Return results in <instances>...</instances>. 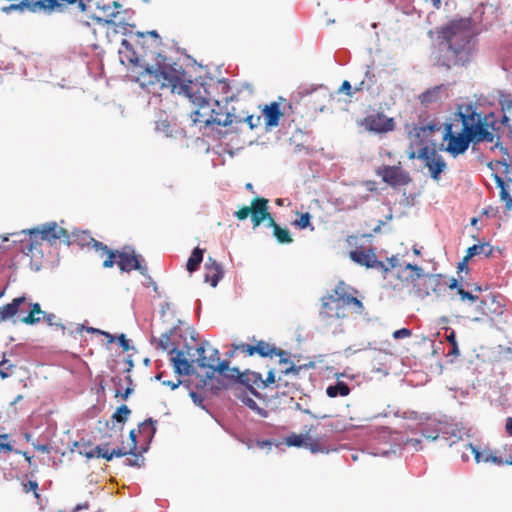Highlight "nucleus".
<instances>
[{
    "label": "nucleus",
    "mask_w": 512,
    "mask_h": 512,
    "mask_svg": "<svg viewBox=\"0 0 512 512\" xmlns=\"http://www.w3.org/2000/svg\"><path fill=\"white\" fill-rule=\"evenodd\" d=\"M349 392V386L342 381L337 382L335 385L328 386L326 389L327 395L331 398L337 397L339 395L347 396Z\"/></svg>",
    "instance_id": "nucleus-34"
},
{
    "label": "nucleus",
    "mask_w": 512,
    "mask_h": 512,
    "mask_svg": "<svg viewBox=\"0 0 512 512\" xmlns=\"http://www.w3.org/2000/svg\"><path fill=\"white\" fill-rule=\"evenodd\" d=\"M496 180H497L498 186L501 188V190H500V198H501L502 201L505 202L506 209L510 210L512 208V197L510 196L508 191L505 189L504 181L500 177H497Z\"/></svg>",
    "instance_id": "nucleus-39"
},
{
    "label": "nucleus",
    "mask_w": 512,
    "mask_h": 512,
    "mask_svg": "<svg viewBox=\"0 0 512 512\" xmlns=\"http://www.w3.org/2000/svg\"><path fill=\"white\" fill-rule=\"evenodd\" d=\"M268 203L266 198L255 197L250 206H243L235 212V216L238 220H245L251 215L253 226L258 227L268 216Z\"/></svg>",
    "instance_id": "nucleus-12"
},
{
    "label": "nucleus",
    "mask_w": 512,
    "mask_h": 512,
    "mask_svg": "<svg viewBox=\"0 0 512 512\" xmlns=\"http://www.w3.org/2000/svg\"><path fill=\"white\" fill-rule=\"evenodd\" d=\"M339 93H345L348 96H352V86L349 81H343L342 85L338 89Z\"/></svg>",
    "instance_id": "nucleus-55"
},
{
    "label": "nucleus",
    "mask_w": 512,
    "mask_h": 512,
    "mask_svg": "<svg viewBox=\"0 0 512 512\" xmlns=\"http://www.w3.org/2000/svg\"><path fill=\"white\" fill-rule=\"evenodd\" d=\"M233 372L237 373L238 377L240 378V381L231 387L233 395L246 406H248L251 410L255 411L259 416L267 417V410L259 407L255 400L252 398V395L258 397L259 393H257L252 386L245 385L244 380L242 379L243 375L240 374L237 368H234Z\"/></svg>",
    "instance_id": "nucleus-11"
},
{
    "label": "nucleus",
    "mask_w": 512,
    "mask_h": 512,
    "mask_svg": "<svg viewBox=\"0 0 512 512\" xmlns=\"http://www.w3.org/2000/svg\"><path fill=\"white\" fill-rule=\"evenodd\" d=\"M20 12H24L26 10L31 12H36L38 9L46 8L44 1H31V0H21L19 3Z\"/></svg>",
    "instance_id": "nucleus-36"
},
{
    "label": "nucleus",
    "mask_w": 512,
    "mask_h": 512,
    "mask_svg": "<svg viewBox=\"0 0 512 512\" xmlns=\"http://www.w3.org/2000/svg\"><path fill=\"white\" fill-rule=\"evenodd\" d=\"M233 115L230 113H223L221 111H216L213 108V116L211 119V125H221V126H229L233 123Z\"/></svg>",
    "instance_id": "nucleus-35"
},
{
    "label": "nucleus",
    "mask_w": 512,
    "mask_h": 512,
    "mask_svg": "<svg viewBox=\"0 0 512 512\" xmlns=\"http://www.w3.org/2000/svg\"><path fill=\"white\" fill-rule=\"evenodd\" d=\"M442 140L440 150L447 152L454 158L464 154L469 148V139H466L463 130L458 133L453 130H445Z\"/></svg>",
    "instance_id": "nucleus-13"
},
{
    "label": "nucleus",
    "mask_w": 512,
    "mask_h": 512,
    "mask_svg": "<svg viewBox=\"0 0 512 512\" xmlns=\"http://www.w3.org/2000/svg\"><path fill=\"white\" fill-rule=\"evenodd\" d=\"M409 131V138H415V142L410 144V150L408 151V158L419 159L424 163V167L428 169V173L433 180L438 181L440 179L441 173L446 169L447 164L443 157L437 152L434 145H429L420 139V132H425L426 130H414Z\"/></svg>",
    "instance_id": "nucleus-6"
},
{
    "label": "nucleus",
    "mask_w": 512,
    "mask_h": 512,
    "mask_svg": "<svg viewBox=\"0 0 512 512\" xmlns=\"http://www.w3.org/2000/svg\"><path fill=\"white\" fill-rule=\"evenodd\" d=\"M156 421L152 418L146 419L138 426V434L145 442H150L156 433Z\"/></svg>",
    "instance_id": "nucleus-29"
},
{
    "label": "nucleus",
    "mask_w": 512,
    "mask_h": 512,
    "mask_svg": "<svg viewBox=\"0 0 512 512\" xmlns=\"http://www.w3.org/2000/svg\"><path fill=\"white\" fill-rule=\"evenodd\" d=\"M273 235L280 244H289L293 242L291 234L287 228L276 226L273 230Z\"/></svg>",
    "instance_id": "nucleus-37"
},
{
    "label": "nucleus",
    "mask_w": 512,
    "mask_h": 512,
    "mask_svg": "<svg viewBox=\"0 0 512 512\" xmlns=\"http://www.w3.org/2000/svg\"><path fill=\"white\" fill-rule=\"evenodd\" d=\"M286 113L280 108V103L277 101L264 105L262 108V117L266 128L276 127L279 124L280 118Z\"/></svg>",
    "instance_id": "nucleus-23"
},
{
    "label": "nucleus",
    "mask_w": 512,
    "mask_h": 512,
    "mask_svg": "<svg viewBox=\"0 0 512 512\" xmlns=\"http://www.w3.org/2000/svg\"><path fill=\"white\" fill-rule=\"evenodd\" d=\"M235 349H238V351L243 353L245 356H253V344H235Z\"/></svg>",
    "instance_id": "nucleus-47"
},
{
    "label": "nucleus",
    "mask_w": 512,
    "mask_h": 512,
    "mask_svg": "<svg viewBox=\"0 0 512 512\" xmlns=\"http://www.w3.org/2000/svg\"><path fill=\"white\" fill-rule=\"evenodd\" d=\"M505 430L509 436H512V417L506 419Z\"/></svg>",
    "instance_id": "nucleus-63"
},
{
    "label": "nucleus",
    "mask_w": 512,
    "mask_h": 512,
    "mask_svg": "<svg viewBox=\"0 0 512 512\" xmlns=\"http://www.w3.org/2000/svg\"><path fill=\"white\" fill-rule=\"evenodd\" d=\"M447 341L452 346V349L449 351V355L458 356L459 349L456 341V333L454 330H451L450 333L446 336Z\"/></svg>",
    "instance_id": "nucleus-43"
},
{
    "label": "nucleus",
    "mask_w": 512,
    "mask_h": 512,
    "mask_svg": "<svg viewBox=\"0 0 512 512\" xmlns=\"http://www.w3.org/2000/svg\"><path fill=\"white\" fill-rule=\"evenodd\" d=\"M365 128H394V118L386 116L382 111L371 110L365 117Z\"/></svg>",
    "instance_id": "nucleus-22"
},
{
    "label": "nucleus",
    "mask_w": 512,
    "mask_h": 512,
    "mask_svg": "<svg viewBox=\"0 0 512 512\" xmlns=\"http://www.w3.org/2000/svg\"><path fill=\"white\" fill-rule=\"evenodd\" d=\"M272 445V442L269 441V440H262V441H257V446L261 449H264V448H270Z\"/></svg>",
    "instance_id": "nucleus-64"
},
{
    "label": "nucleus",
    "mask_w": 512,
    "mask_h": 512,
    "mask_svg": "<svg viewBox=\"0 0 512 512\" xmlns=\"http://www.w3.org/2000/svg\"><path fill=\"white\" fill-rule=\"evenodd\" d=\"M104 255H107L103 262L104 268H112L114 264L117 263L122 272L137 270L142 275L147 273V267L142 265L139 257L135 254L134 249L130 247H125L121 251H113L108 248V251L105 252Z\"/></svg>",
    "instance_id": "nucleus-8"
},
{
    "label": "nucleus",
    "mask_w": 512,
    "mask_h": 512,
    "mask_svg": "<svg viewBox=\"0 0 512 512\" xmlns=\"http://www.w3.org/2000/svg\"><path fill=\"white\" fill-rule=\"evenodd\" d=\"M198 358L197 363L201 368H210L223 374L229 368L227 360L220 361L219 352L217 349L211 347L208 342L202 343L197 348Z\"/></svg>",
    "instance_id": "nucleus-10"
},
{
    "label": "nucleus",
    "mask_w": 512,
    "mask_h": 512,
    "mask_svg": "<svg viewBox=\"0 0 512 512\" xmlns=\"http://www.w3.org/2000/svg\"><path fill=\"white\" fill-rule=\"evenodd\" d=\"M483 214L488 217H495L498 214V209L490 206L487 209H484Z\"/></svg>",
    "instance_id": "nucleus-62"
},
{
    "label": "nucleus",
    "mask_w": 512,
    "mask_h": 512,
    "mask_svg": "<svg viewBox=\"0 0 512 512\" xmlns=\"http://www.w3.org/2000/svg\"><path fill=\"white\" fill-rule=\"evenodd\" d=\"M466 139H469V145H476L481 141L480 133L464 132Z\"/></svg>",
    "instance_id": "nucleus-52"
},
{
    "label": "nucleus",
    "mask_w": 512,
    "mask_h": 512,
    "mask_svg": "<svg viewBox=\"0 0 512 512\" xmlns=\"http://www.w3.org/2000/svg\"><path fill=\"white\" fill-rule=\"evenodd\" d=\"M166 56L158 53L154 64L146 65L145 70L139 73L137 81L141 85H154L160 83L161 87H169L172 92L180 90V85L190 84L183 79L184 70L177 63H167Z\"/></svg>",
    "instance_id": "nucleus-4"
},
{
    "label": "nucleus",
    "mask_w": 512,
    "mask_h": 512,
    "mask_svg": "<svg viewBox=\"0 0 512 512\" xmlns=\"http://www.w3.org/2000/svg\"><path fill=\"white\" fill-rule=\"evenodd\" d=\"M358 291L340 281L331 294L321 298L318 313L320 327L333 335L344 332L343 320L364 313L365 307L356 297Z\"/></svg>",
    "instance_id": "nucleus-2"
},
{
    "label": "nucleus",
    "mask_w": 512,
    "mask_h": 512,
    "mask_svg": "<svg viewBox=\"0 0 512 512\" xmlns=\"http://www.w3.org/2000/svg\"><path fill=\"white\" fill-rule=\"evenodd\" d=\"M365 78L370 82L366 88H369L370 85L374 84L375 83V75L373 73V71L370 69V68H367L366 72H365Z\"/></svg>",
    "instance_id": "nucleus-59"
},
{
    "label": "nucleus",
    "mask_w": 512,
    "mask_h": 512,
    "mask_svg": "<svg viewBox=\"0 0 512 512\" xmlns=\"http://www.w3.org/2000/svg\"><path fill=\"white\" fill-rule=\"evenodd\" d=\"M0 11L5 14H10L12 12L18 11L20 12V8L18 3L17 4H10L8 6H3L0 8Z\"/></svg>",
    "instance_id": "nucleus-58"
},
{
    "label": "nucleus",
    "mask_w": 512,
    "mask_h": 512,
    "mask_svg": "<svg viewBox=\"0 0 512 512\" xmlns=\"http://www.w3.org/2000/svg\"><path fill=\"white\" fill-rule=\"evenodd\" d=\"M405 270L410 272L406 280H409L414 287H417L415 291L417 296L422 298L429 295L430 290H436V286L439 282L437 275L426 274L421 267L413 264H407Z\"/></svg>",
    "instance_id": "nucleus-9"
},
{
    "label": "nucleus",
    "mask_w": 512,
    "mask_h": 512,
    "mask_svg": "<svg viewBox=\"0 0 512 512\" xmlns=\"http://www.w3.org/2000/svg\"><path fill=\"white\" fill-rule=\"evenodd\" d=\"M91 18L99 24L109 25V24L114 23L112 19H104L102 17L95 16V15H92Z\"/></svg>",
    "instance_id": "nucleus-61"
},
{
    "label": "nucleus",
    "mask_w": 512,
    "mask_h": 512,
    "mask_svg": "<svg viewBox=\"0 0 512 512\" xmlns=\"http://www.w3.org/2000/svg\"><path fill=\"white\" fill-rule=\"evenodd\" d=\"M24 313L28 312L26 316L20 318V320L28 325H33L39 323L44 311L41 310V307L38 303H30L27 301V304H24Z\"/></svg>",
    "instance_id": "nucleus-27"
},
{
    "label": "nucleus",
    "mask_w": 512,
    "mask_h": 512,
    "mask_svg": "<svg viewBox=\"0 0 512 512\" xmlns=\"http://www.w3.org/2000/svg\"><path fill=\"white\" fill-rule=\"evenodd\" d=\"M493 248L488 244H479L473 245L467 249V253L465 255V260H469L476 255L483 254L486 257L492 255Z\"/></svg>",
    "instance_id": "nucleus-32"
},
{
    "label": "nucleus",
    "mask_w": 512,
    "mask_h": 512,
    "mask_svg": "<svg viewBox=\"0 0 512 512\" xmlns=\"http://www.w3.org/2000/svg\"><path fill=\"white\" fill-rule=\"evenodd\" d=\"M117 339L123 351L127 352L130 350L129 340L126 338L124 334H121Z\"/></svg>",
    "instance_id": "nucleus-56"
},
{
    "label": "nucleus",
    "mask_w": 512,
    "mask_h": 512,
    "mask_svg": "<svg viewBox=\"0 0 512 512\" xmlns=\"http://www.w3.org/2000/svg\"><path fill=\"white\" fill-rule=\"evenodd\" d=\"M499 103L500 111L486 114L478 112L473 103L458 104L451 120L461 122L462 128H497L499 121L505 128H512V95L501 93Z\"/></svg>",
    "instance_id": "nucleus-3"
},
{
    "label": "nucleus",
    "mask_w": 512,
    "mask_h": 512,
    "mask_svg": "<svg viewBox=\"0 0 512 512\" xmlns=\"http://www.w3.org/2000/svg\"><path fill=\"white\" fill-rule=\"evenodd\" d=\"M475 36L469 18L453 20L442 27L431 52L434 65L450 69L467 64L474 52Z\"/></svg>",
    "instance_id": "nucleus-1"
},
{
    "label": "nucleus",
    "mask_w": 512,
    "mask_h": 512,
    "mask_svg": "<svg viewBox=\"0 0 512 512\" xmlns=\"http://www.w3.org/2000/svg\"><path fill=\"white\" fill-rule=\"evenodd\" d=\"M463 306L462 317L472 322H484L493 320L495 317L501 316L505 311L504 298L501 295L489 294L477 302L473 301L471 306L461 304Z\"/></svg>",
    "instance_id": "nucleus-7"
},
{
    "label": "nucleus",
    "mask_w": 512,
    "mask_h": 512,
    "mask_svg": "<svg viewBox=\"0 0 512 512\" xmlns=\"http://www.w3.org/2000/svg\"><path fill=\"white\" fill-rule=\"evenodd\" d=\"M447 286L452 289L456 290L457 295L459 296V301L461 304H467L471 306L473 304V301L477 302V298H479L478 293L482 291V287L478 284H469L467 283V290L464 288L462 284L458 283V280L455 278H452L450 280V283L447 284Z\"/></svg>",
    "instance_id": "nucleus-19"
},
{
    "label": "nucleus",
    "mask_w": 512,
    "mask_h": 512,
    "mask_svg": "<svg viewBox=\"0 0 512 512\" xmlns=\"http://www.w3.org/2000/svg\"><path fill=\"white\" fill-rule=\"evenodd\" d=\"M128 452L125 447L113 449L111 452L107 449L103 454H99V458H103L107 461H111L114 457H122L127 455Z\"/></svg>",
    "instance_id": "nucleus-41"
},
{
    "label": "nucleus",
    "mask_w": 512,
    "mask_h": 512,
    "mask_svg": "<svg viewBox=\"0 0 512 512\" xmlns=\"http://www.w3.org/2000/svg\"><path fill=\"white\" fill-rule=\"evenodd\" d=\"M76 244L81 248H93L96 252H101V256L108 251V247L102 242L94 239L87 231H75L70 234V245Z\"/></svg>",
    "instance_id": "nucleus-20"
},
{
    "label": "nucleus",
    "mask_w": 512,
    "mask_h": 512,
    "mask_svg": "<svg viewBox=\"0 0 512 512\" xmlns=\"http://www.w3.org/2000/svg\"><path fill=\"white\" fill-rule=\"evenodd\" d=\"M131 410L126 405H121L117 408L115 413L112 415V419L119 423L124 424L130 415Z\"/></svg>",
    "instance_id": "nucleus-40"
},
{
    "label": "nucleus",
    "mask_w": 512,
    "mask_h": 512,
    "mask_svg": "<svg viewBox=\"0 0 512 512\" xmlns=\"http://www.w3.org/2000/svg\"><path fill=\"white\" fill-rule=\"evenodd\" d=\"M463 132L480 133L482 142H492L494 139V135L490 130H463Z\"/></svg>",
    "instance_id": "nucleus-45"
},
{
    "label": "nucleus",
    "mask_w": 512,
    "mask_h": 512,
    "mask_svg": "<svg viewBox=\"0 0 512 512\" xmlns=\"http://www.w3.org/2000/svg\"><path fill=\"white\" fill-rule=\"evenodd\" d=\"M350 258L359 265L366 266L367 268H377L384 271L389 270V268L386 267L383 262L377 260V257L372 249L359 247L350 252Z\"/></svg>",
    "instance_id": "nucleus-18"
},
{
    "label": "nucleus",
    "mask_w": 512,
    "mask_h": 512,
    "mask_svg": "<svg viewBox=\"0 0 512 512\" xmlns=\"http://www.w3.org/2000/svg\"><path fill=\"white\" fill-rule=\"evenodd\" d=\"M120 55V61L122 64H125L126 62L129 64H133L135 66H139L140 68H143V71L145 70V66L148 65L147 63H141L139 57L137 56L136 52L131 49L129 51L123 52L122 50H119Z\"/></svg>",
    "instance_id": "nucleus-33"
},
{
    "label": "nucleus",
    "mask_w": 512,
    "mask_h": 512,
    "mask_svg": "<svg viewBox=\"0 0 512 512\" xmlns=\"http://www.w3.org/2000/svg\"><path fill=\"white\" fill-rule=\"evenodd\" d=\"M288 356H289V354H288L287 351H286V355L285 356H278L280 358L279 359V364L283 365V368L280 370V372L283 373L284 375L298 376L300 371L303 369V366H296V365H294L289 360Z\"/></svg>",
    "instance_id": "nucleus-30"
},
{
    "label": "nucleus",
    "mask_w": 512,
    "mask_h": 512,
    "mask_svg": "<svg viewBox=\"0 0 512 512\" xmlns=\"http://www.w3.org/2000/svg\"><path fill=\"white\" fill-rule=\"evenodd\" d=\"M187 348V351L179 350L176 347L171 348L169 351L170 354V361L172 362L173 368L175 370V373L182 376V375H190L193 370L192 363L193 360H189L187 358V355H190V348L188 346H185Z\"/></svg>",
    "instance_id": "nucleus-16"
},
{
    "label": "nucleus",
    "mask_w": 512,
    "mask_h": 512,
    "mask_svg": "<svg viewBox=\"0 0 512 512\" xmlns=\"http://www.w3.org/2000/svg\"><path fill=\"white\" fill-rule=\"evenodd\" d=\"M24 238L20 240V249L25 255L34 256L35 252H40V247L44 241L43 234L39 227L22 231Z\"/></svg>",
    "instance_id": "nucleus-15"
},
{
    "label": "nucleus",
    "mask_w": 512,
    "mask_h": 512,
    "mask_svg": "<svg viewBox=\"0 0 512 512\" xmlns=\"http://www.w3.org/2000/svg\"><path fill=\"white\" fill-rule=\"evenodd\" d=\"M203 253H204V250L200 249L199 247H196L192 251L190 257L188 258L187 264H186V268L190 273L198 270L201 262L203 261Z\"/></svg>",
    "instance_id": "nucleus-31"
},
{
    "label": "nucleus",
    "mask_w": 512,
    "mask_h": 512,
    "mask_svg": "<svg viewBox=\"0 0 512 512\" xmlns=\"http://www.w3.org/2000/svg\"><path fill=\"white\" fill-rule=\"evenodd\" d=\"M378 175L391 186L406 185L411 181L409 173L400 166H384L378 170Z\"/></svg>",
    "instance_id": "nucleus-17"
},
{
    "label": "nucleus",
    "mask_w": 512,
    "mask_h": 512,
    "mask_svg": "<svg viewBox=\"0 0 512 512\" xmlns=\"http://www.w3.org/2000/svg\"><path fill=\"white\" fill-rule=\"evenodd\" d=\"M159 347H161L163 350L170 351V338L168 335L164 334L162 335L160 341H159Z\"/></svg>",
    "instance_id": "nucleus-57"
},
{
    "label": "nucleus",
    "mask_w": 512,
    "mask_h": 512,
    "mask_svg": "<svg viewBox=\"0 0 512 512\" xmlns=\"http://www.w3.org/2000/svg\"><path fill=\"white\" fill-rule=\"evenodd\" d=\"M106 450H107L106 446H97V447H95L93 452L89 453L87 456L88 457L96 456L99 458V454H103V452H105Z\"/></svg>",
    "instance_id": "nucleus-60"
},
{
    "label": "nucleus",
    "mask_w": 512,
    "mask_h": 512,
    "mask_svg": "<svg viewBox=\"0 0 512 512\" xmlns=\"http://www.w3.org/2000/svg\"><path fill=\"white\" fill-rule=\"evenodd\" d=\"M258 354L261 357L285 356L286 351L269 344L266 341L258 340L253 344V355Z\"/></svg>",
    "instance_id": "nucleus-26"
},
{
    "label": "nucleus",
    "mask_w": 512,
    "mask_h": 512,
    "mask_svg": "<svg viewBox=\"0 0 512 512\" xmlns=\"http://www.w3.org/2000/svg\"><path fill=\"white\" fill-rule=\"evenodd\" d=\"M262 118H263L262 115L261 116L249 115L244 119V121L249 125V128H257L259 125H261Z\"/></svg>",
    "instance_id": "nucleus-48"
},
{
    "label": "nucleus",
    "mask_w": 512,
    "mask_h": 512,
    "mask_svg": "<svg viewBox=\"0 0 512 512\" xmlns=\"http://www.w3.org/2000/svg\"><path fill=\"white\" fill-rule=\"evenodd\" d=\"M162 377H163V373H160L157 375V379L162 381V384L163 385H166L168 387H170V389L174 390L176 388L179 387V385L181 384V380H177L176 382H173V381H166V380H162Z\"/></svg>",
    "instance_id": "nucleus-54"
},
{
    "label": "nucleus",
    "mask_w": 512,
    "mask_h": 512,
    "mask_svg": "<svg viewBox=\"0 0 512 512\" xmlns=\"http://www.w3.org/2000/svg\"><path fill=\"white\" fill-rule=\"evenodd\" d=\"M41 319L45 320V321H46V323H47L49 326H54V325H56V326H60V324H58V323L56 322V319H57V318H56V316H55L53 313L48 314V313H46V312H45V313H43V316H42V318H41ZM61 328H62V329H64V326H62V325H61Z\"/></svg>",
    "instance_id": "nucleus-51"
},
{
    "label": "nucleus",
    "mask_w": 512,
    "mask_h": 512,
    "mask_svg": "<svg viewBox=\"0 0 512 512\" xmlns=\"http://www.w3.org/2000/svg\"><path fill=\"white\" fill-rule=\"evenodd\" d=\"M299 215V218L296 219L293 224L300 228V229H306L310 227V229L313 231L314 227L311 226V215L308 212L305 213H297Z\"/></svg>",
    "instance_id": "nucleus-38"
},
{
    "label": "nucleus",
    "mask_w": 512,
    "mask_h": 512,
    "mask_svg": "<svg viewBox=\"0 0 512 512\" xmlns=\"http://www.w3.org/2000/svg\"><path fill=\"white\" fill-rule=\"evenodd\" d=\"M305 441H311V437L309 435H296L293 434L287 437V444L290 446L300 447Z\"/></svg>",
    "instance_id": "nucleus-42"
},
{
    "label": "nucleus",
    "mask_w": 512,
    "mask_h": 512,
    "mask_svg": "<svg viewBox=\"0 0 512 512\" xmlns=\"http://www.w3.org/2000/svg\"><path fill=\"white\" fill-rule=\"evenodd\" d=\"M44 241L49 242L51 245L55 244L57 240H61L64 243L70 245V234L69 232L57 225L55 222L43 224L39 227Z\"/></svg>",
    "instance_id": "nucleus-21"
},
{
    "label": "nucleus",
    "mask_w": 512,
    "mask_h": 512,
    "mask_svg": "<svg viewBox=\"0 0 512 512\" xmlns=\"http://www.w3.org/2000/svg\"><path fill=\"white\" fill-rule=\"evenodd\" d=\"M204 280L212 287H216L224 275L222 266L213 258L209 257L204 266Z\"/></svg>",
    "instance_id": "nucleus-24"
},
{
    "label": "nucleus",
    "mask_w": 512,
    "mask_h": 512,
    "mask_svg": "<svg viewBox=\"0 0 512 512\" xmlns=\"http://www.w3.org/2000/svg\"><path fill=\"white\" fill-rule=\"evenodd\" d=\"M190 84L180 85L178 94H185L198 108L189 115L194 124L211 125L213 108L210 101V92L205 78L199 77Z\"/></svg>",
    "instance_id": "nucleus-5"
},
{
    "label": "nucleus",
    "mask_w": 512,
    "mask_h": 512,
    "mask_svg": "<svg viewBox=\"0 0 512 512\" xmlns=\"http://www.w3.org/2000/svg\"><path fill=\"white\" fill-rule=\"evenodd\" d=\"M464 447L466 450H469L472 455H474L475 461L477 463H493L495 465H512V453L503 456L499 451H493L489 448H485L482 451H479L475 446L471 443H465Z\"/></svg>",
    "instance_id": "nucleus-14"
},
{
    "label": "nucleus",
    "mask_w": 512,
    "mask_h": 512,
    "mask_svg": "<svg viewBox=\"0 0 512 512\" xmlns=\"http://www.w3.org/2000/svg\"><path fill=\"white\" fill-rule=\"evenodd\" d=\"M448 87H449V85H445V84H440V85L434 86L430 89H427L425 92H423L419 96V99H420L421 103L424 105H428L432 102H436L441 99L442 93L444 91H447Z\"/></svg>",
    "instance_id": "nucleus-28"
},
{
    "label": "nucleus",
    "mask_w": 512,
    "mask_h": 512,
    "mask_svg": "<svg viewBox=\"0 0 512 512\" xmlns=\"http://www.w3.org/2000/svg\"><path fill=\"white\" fill-rule=\"evenodd\" d=\"M129 437L131 440V443L129 444V447L126 448L128 454L135 455V451L137 450V434L135 430H131L129 433Z\"/></svg>",
    "instance_id": "nucleus-46"
},
{
    "label": "nucleus",
    "mask_w": 512,
    "mask_h": 512,
    "mask_svg": "<svg viewBox=\"0 0 512 512\" xmlns=\"http://www.w3.org/2000/svg\"><path fill=\"white\" fill-rule=\"evenodd\" d=\"M412 334L411 330L407 328H402L399 330H396L393 332V338L394 339H401V338H407L410 337Z\"/></svg>",
    "instance_id": "nucleus-53"
},
{
    "label": "nucleus",
    "mask_w": 512,
    "mask_h": 512,
    "mask_svg": "<svg viewBox=\"0 0 512 512\" xmlns=\"http://www.w3.org/2000/svg\"><path fill=\"white\" fill-rule=\"evenodd\" d=\"M24 304H27V299L22 296L12 300L11 303L0 307V319L6 320L16 314H24Z\"/></svg>",
    "instance_id": "nucleus-25"
},
{
    "label": "nucleus",
    "mask_w": 512,
    "mask_h": 512,
    "mask_svg": "<svg viewBox=\"0 0 512 512\" xmlns=\"http://www.w3.org/2000/svg\"><path fill=\"white\" fill-rule=\"evenodd\" d=\"M281 381H282L281 376H279L278 379L276 380L275 373H274V371L271 370L268 372L267 378L264 381V385L268 386L269 384H273V383L277 382L276 387L279 388L281 386Z\"/></svg>",
    "instance_id": "nucleus-49"
},
{
    "label": "nucleus",
    "mask_w": 512,
    "mask_h": 512,
    "mask_svg": "<svg viewBox=\"0 0 512 512\" xmlns=\"http://www.w3.org/2000/svg\"><path fill=\"white\" fill-rule=\"evenodd\" d=\"M37 489H38V483L36 481H31L30 480L27 483L23 484V490L26 493H29L30 491H33L36 498L39 497V494L37 493Z\"/></svg>",
    "instance_id": "nucleus-50"
},
{
    "label": "nucleus",
    "mask_w": 512,
    "mask_h": 512,
    "mask_svg": "<svg viewBox=\"0 0 512 512\" xmlns=\"http://www.w3.org/2000/svg\"><path fill=\"white\" fill-rule=\"evenodd\" d=\"M0 366H5V370H0V377L2 379H5L9 377L12 374V370L14 369L13 364H9V361L3 357V359L0 361Z\"/></svg>",
    "instance_id": "nucleus-44"
}]
</instances>
